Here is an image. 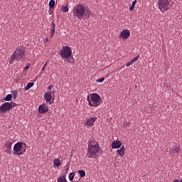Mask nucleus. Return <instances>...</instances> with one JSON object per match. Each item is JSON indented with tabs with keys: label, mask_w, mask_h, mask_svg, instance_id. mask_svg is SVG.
<instances>
[{
	"label": "nucleus",
	"mask_w": 182,
	"mask_h": 182,
	"mask_svg": "<svg viewBox=\"0 0 182 182\" xmlns=\"http://www.w3.org/2000/svg\"><path fill=\"white\" fill-rule=\"evenodd\" d=\"M17 106H18L17 103H16V102H12V108H14V107H17Z\"/></svg>",
	"instance_id": "2f4dec72"
},
{
	"label": "nucleus",
	"mask_w": 182,
	"mask_h": 182,
	"mask_svg": "<svg viewBox=\"0 0 182 182\" xmlns=\"http://www.w3.org/2000/svg\"><path fill=\"white\" fill-rule=\"evenodd\" d=\"M25 58V48L23 47H18L14 51V54L10 58V65L14 64V61H20Z\"/></svg>",
	"instance_id": "20e7f679"
},
{
	"label": "nucleus",
	"mask_w": 182,
	"mask_h": 182,
	"mask_svg": "<svg viewBox=\"0 0 182 182\" xmlns=\"http://www.w3.org/2000/svg\"><path fill=\"white\" fill-rule=\"evenodd\" d=\"M13 96L11 94H9L6 96V98H5V100L7 101V102H9L11 100Z\"/></svg>",
	"instance_id": "393cba45"
},
{
	"label": "nucleus",
	"mask_w": 182,
	"mask_h": 182,
	"mask_svg": "<svg viewBox=\"0 0 182 182\" xmlns=\"http://www.w3.org/2000/svg\"><path fill=\"white\" fill-rule=\"evenodd\" d=\"M38 112L40 114H44L48 112V106L45 103L41 105L38 107Z\"/></svg>",
	"instance_id": "ddd939ff"
},
{
	"label": "nucleus",
	"mask_w": 182,
	"mask_h": 182,
	"mask_svg": "<svg viewBox=\"0 0 182 182\" xmlns=\"http://www.w3.org/2000/svg\"><path fill=\"white\" fill-rule=\"evenodd\" d=\"M26 148V144L23 142H17L14 146V151L16 153H18L22 150L23 146Z\"/></svg>",
	"instance_id": "9b49d317"
},
{
	"label": "nucleus",
	"mask_w": 182,
	"mask_h": 182,
	"mask_svg": "<svg viewBox=\"0 0 182 182\" xmlns=\"http://www.w3.org/2000/svg\"><path fill=\"white\" fill-rule=\"evenodd\" d=\"M44 100L46 101L47 103H49V105H52L51 100L53 98L52 94L50 92H46L44 94Z\"/></svg>",
	"instance_id": "4468645a"
},
{
	"label": "nucleus",
	"mask_w": 182,
	"mask_h": 182,
	"mask_svg": "<svg viewBox=\"0 0 182 182\" xmlns=\"http://www.w3.org/2000/svg\"><path fill=\"white\" fill-rule=\"evenodd\" d=\"M24 154H25V152L23 151L16 152V153L14 151V155L21 156V155H23Z\"/></svg>",
	"instance_id": "bb28decb"
},
{
	"label": "nucleus",
	"mask_w": 182,
	"mask_h": 182,
	"mask_svg": "<svg viewBox=\"0 0 182 182\" xmlns=\"http://www.w3.org/2000/svg\"><path fill=\"white\" fill-rule=\"evenodd\" d=\"M55 2L54 0H50V2H49V7L50 9H53L54 6H55Z\"/></svg>",
	"instance_id": "b1692460"
},
{
	"label": "nucleus",
	"mask_w": 182,
	"mask_h": 182,
	"mask_svg": "<svg viewBox=\"0 0 182 182\" xmlns=\"http://www.w3.org/2000/svg\"><path fill=\"white\" fill-rule=\"evenodd\" d=\"M12 141H10V140H7L6 142L4 144V149H5V152L7 154H12Z\"/></svg>",
	"instance_id": "1a4fd4ad"
},
{
	"label": "nucleus",
	"mask_w": 182,
	"mask_h": 182,
	"mask_svg": "<svg viewBox=\"0 0 182 182\" xmlns=\"http://www.w3.org/2000/svg\"><path fill=\"white\" fill-rule=\"evenodd\" d=\"M34 85V82H28L27 86L25 87V90H28Z\"/></svg>",
	"instance_id": "412c9836"
},
{
	"label": "nucleus",
	"mask_w": 182,
	"mask_h": 182,
	"mask_svg": "<svg viewBox=\"0 0 182 182\" xmlns=\"http://www.w3.org/2000/svg\"><path fill=\"white\" fill-rule=\"evenodd\" d=\"M173 182H180V181H178V179H174V181H173Z\"/></svg>",
	"instance_id": "c9c22d12"
},
{
	"label": "nucleus",
	"mask_w": 182,
	"mask_h": 182,
	"mask_svg": "<svg viewBox=\"0 0 182 182\" xmlns=\"http://www.w3.org/2000/svg\"><path fill=\"white\" fill-rule=\"evenodd\" d=\"M75 173L74 172H71L70 174H69V178H70V181H73L74 178H75Z\"/></svg>",
	"instance_id": "a878e982"
},
{
	"label": "nucleus",
	"mask_w": 182,
	"mask_h": 182,
	"mask_svg": "<svg viewBox=\"0 0 182 182\" xmlns=\"http://www.w3.org/2000/svg\"><path fill=\"white\" fill-rule=\"evenodd\" d=\"M179 182H182V179L181 181H179Z\"/></svg>",
	"instance_id": "4c0bfd02"
},
{
	"label": "nucleus",
	"mask_w": 182,
	"mask_h": 182,
	"mask_svg": "<svg viewBox=\"0 0 182 182\" xmlns=\"http://www.w3.org/2000/svg\"><path fill=\"white\" fill-rule=\"evenodd\" d=\"M126 149L124 146H122L119 149H117V154L119 155V156L122 157L125 154Z\"/></svg>",
	"instance_id": "dca6fc26"
},
{
	"label": "nucleus",
	"mask_w": 182,
	"mask_h": 182,
	"mask_svg": "<svg viewBox=\"0 0 182 182\" xmlns=\"http://www.w3.org/2000/svg\"><path fill=\"white\" fill-rule=\"evenodd\" d=\"M26 150V148H23V151L25 153Z\"/></svg>",
	"instance_id": "e433bc0d"
},
{
	"label": "nucleus",
	"mask_w": 182,
	"mask_h": 182,
	"mask_svg": "<svg viewBox=\"0 0 182 182\" xmlns=\"http://www.w3.org/2000/svg\"><path fill=\"white\" fill-rule=\"evenodd\" d=\"M104 81H105V77H101V78H100V79L95 80V82H99V83H102V82H103Z\"/></svg>",
	"instance_id": "c85d7f7f"
},
{
	"label": "nucleus",
	"mask_w": 182,
	"mask_h": 182,
	"mask_svg": "<svg viewBox=\"0 0 182 182\" xmlns=\"http://www.w3.org/2000/svg\"><path fill=\"white\" fill-rule=\"evenodd\" d=\"M139 58H140V55H138L136 57H134L132 60L134 63H136L139 59Z\"/></svg>",
	"instance_id": "cd10ccee"
},
{
	"label": "nucleus",
	"mask_w": 182,
	"mask_h": 182,
	"mask_svg": "<svg viewBox=\"0 0 182 182\" xmlns=\"http://www.w3.org/2000/svg\"><path fill=\"white\" fill-rule=\"evenodd\" d=\"M137 1L136 0H134L132 1V5L129 6V10L130 11H133L134 10L135 6L136 4Z\"/></svg>",
	"instance_id": "6ab92c4d"
},
{
	"label": "nucleus",
	"mask_w": 182,
	"mask_h": 182,
	"mask_svg": "<svg viewBox=\"0 0 182 182\" xmlns=\"http://www.w3.org/2000/svg\"><path fill=\"white\" fill-rule=\"evenodd\" d=\"M181 151V146H173L170 149V155L171 156H175L176 155H178V153Z\"/></svg>",
	"instance_id": "9d476101"
},
{
	"label": "nucleus",
	"mask_w": 182,
	"mask_h": 182,
	"mask_svg": "<svg viewBox=\"0 0 182 182\" xmlns=\"http://www.w3.org/2000/svg\"><path fill=\"white\" fill-rule=\"evenodd\" d=\"M58 182H68L66 175H63L58 177Z\"/></svg>",
	"instance_id": "a211bd4d"
},
{
	"label": "nucleus",
	"mask_w": 182,
	"mask_h": 182,
	"mask_svg": "<svg viewBox=\"0 0 182 182\" xmlns=\"http://www.w3.org/2000/svg\"><path fill=\"white\" fill-rule=\"evenodd\" d=\"M78 174H80V176L81 178H83V177L85 176L86 173H85V171L84 170H78Z\"/></svg>",
	"instance_id": "4be33fe9"
},
{
	"label": "nucleus",
	"mask_w": 182,
	"mask_h": 182,
	"mask_svg": "<svg viewBox=\"0 0 182 182\" xmlns=\"http://www.w3.org/2000/svg\"><path fill=\"white\" fill-rule=\"evenodd\" d=\"M53 163H54V166H57V167H59L60 166V164H61V162H60L59 159H55Z\"/></svg>",
	"instance_id": "aec40b11"
},
{
	"label": "nucleus",
	"mask_w": 182,
	"mask_h": 182,
	"mask_svg": "<svg viewBox=\"0 0 182 182\" xmlns=\"http://www.w3.org/2000/svg\"><path fill=\"white\" fill-rule=\"evenodd\" d=\"M130 36V31L127 29H123L120 33H119V38L122 39H127Z\"/></svg>",
	"instance_id": "f8f14e48"
},
{
	"label": "nucleus",
	"mask_w": 182,
	"mask_h": 182,
	"mask_svg": "<svg viewBox=\"0 0 182 182\" xmlns=\"http://www.w3.org/2000/svg\"><path fill=\"white\" fill-rule=\"evenodd\" d=\"M48 63V62H46V64L44 65V66H43V69H42V72H44V71H45V69H46V68Z\"/></svg>",
	"instance_id": "7c9ffc66"
},
{
	"label": "nucleus",
	"mask_w": 182,
	"mask_h": 182,
	"mask_svg": "<svg viewBox=\"0 0 182 182\" xmlns=\"http://www.w3.org/2000/svg\"><path fill=\"white\" fill-rule=\"evenodd\" d=\"M48 42V38H46L44 39V43H47Z\"/></svg>",
	"instance_id": "72a5a7b5"
},
{
	"label": "nucleus",
	"mask_w": 182,
	"mask_h": 182,
	"mask_svg": "<svg viewBox=\"0 0 182 182\" xmlns=\"http://www.w3.org/2000/svg\"><path fill=\"white\" fill-rule=\"evenodd\" d=\"M12 109V103L9 102H4L0 106V112L5 114Z\"/></svg>",
	"instance_id": "0eeeda50"
},
{
	"label": "nucleus",
	"mask_w": 182,
	"mask_h": 182,
	"mask_svg": "<svg viewBox=\"0 0 182 182\" xmlns=\"http://www.w3.org/2000/svg\"><path fill=\"white\" fill-rule=\"evenodd\" d=\"M60 55L63 59L68 60L72 57V50L69 46H64L60 50Z\"/></svg>",
	"instance_id": "423d86ee"
},
{
	"label": "nucleus",
	"mask_w": 182,
	"mask_h": 182,
	"mask_svg": "<svg viewBox=\"0 0 182 182\" xmlns=\"http://www.w3.org/2000/svg\"><path fill=\"white\" fill-rule=\"evenodd\" d=\"M55 31V23H53L51 26V29H50V34H51L50 38H53L54 36Z\"/></svg>",
	"instance_id": "f3484780"
},
{
	"label": "nucleus",
	"mask_w": 182,
	"mask_h": 182,
	"mask_svg": "<svg viewBox=\"0 0 182 182\" xmlns=\"http://www.w3.org/2000/svg\"><path fill=\"white\" fill-rule=\"evenodd\" d=\"M134 64V62L132 60H130L129 62H128L127 64H126V67H130L132 65Z\"/></svg>",
	"instance_id": "c756f323"
},
{
	"label": "nucleus",
	"mask_w": 182,
	"mask_h": 182,
	"mask_svg": "<svg viewBox=\"0 0 182 182\" xmlns=\"http://www.w3.org/2000/svg\"><path fill=\"white\" fill-rule=\"evenodd\" d=\"M157 5L161 13H166L172 9L173 2L171 0H158Z\"/></svg>",
	"instance_id": "39448f33"
},
{
	"label": "nucleus",
	"mask_w": 182,
	"mask_h": 182,
	"mask_svg": "<svg viewBox=\"0 0 182 182\" xmlns=\"http://www.w3.org/2000/svg\"><path fill=\"white\" fill-rule=\"evenodd\" d=\"M87 101H88V106L92 107H98L102 103V99L97 93H91L87 96Z\"/></svg>",
	"instance_id": "7ed1b4c3"
},
{
	"label": "nucleus",
	"mask_w": 182,
	"mask_h": 182,
	"mask_svg": "<svg viewBox=\"0 0 182 182\" xmlns=\"http://www.w3.org/2000/svg\"><path fill=\"white\" fill-rule=\"evenodd\" d=\"M97 121V117H91L90 118L85 119V125L87 127H92L95 126V123Z\"/></svg>",
	"instance_id": "6e6552de"
},
{
	"label": "nucleus",
	"mask_w": 182,
	"mask_h": 182,
	"mask_svg": "<svg viewBox=\"0 0 182 182\" xmlns=\"http://www.w3.org/2000/svg\"><path fill=\"white\" fill-rule=\"evenodd\" d=\"M91 16V11L89 10L88 7H85V5L77 4L73 9V17H74V18L81 21L83 20L85 16L90 18Z\"/></svg>",
	"instance_id": "f257e3e1"
},
{
	"label": "nucleus",
	"mask_w": 182,
	"mask_h": 182,
	"mask_svg": "<svg viewBox=\"0 0 182 182\" xmlns=\"http://www.w3.org/2000/svg\"><path fill=\"white\" fill-rule=\"evenodd\" d=\"M53 88V85H49L48 87V90H51Z\"/></svg>",
	"instance_id": "f704fd0d"
},
{
	"label": "nucleus",
	"mask_w": 182,
	"mask_h": 182,
	"mask_svg": "<svg viewBox=\"0 0 182 182\" xmlns=\"http://www.w3.org/2000/svg\"><path fill=\"white\" fill-rule=\"evenodd\" d=\"M122 146V142L120 141H114L112 144H111V147L114 149H120Z\"/></svg>",
	"instance_id": "2eb2a0df"
},
{
	"label": "nucleus",
	"mask_w": 182,
	"mask_h": 182,
	"mask_svg": "<svg viewBox=\"0 0 182 182\" xmlns=\"http://www.w3.org/2000/svg\"><path fill=\"white\" fill-rule=\"evenodd\" d=\"M100 149L101 148L99 143L89 141L88 149H87V158L93 159H97Z\"/></svg>",
	"instance_id": "f03ea898"
},
{
	"label": "nucleus",
	"mask_w": 182,
	"mask_h": 182,
	"mask_svg": "<svg viewBox=\"0 0 182 182\" xmlns=\"http://www.w3.org/2000/svg\"><path fill=\"white\" fill-rule=\"evenodd\" d=\"M61 11H62L63 13H67V12H68V11H69V8H68L67 6H62V9H61Z\"/></svg>",
	"instance_id": "5701e85b"
},
{
	"label": "nucleus",
	"mask_w": 182,
	"mask_h": 182,
	"mask_svg": "<svg viewBox=\"0 0 182 182\" xmlns=\"http://www.w3.org/2000/svg\"><path fill=\"white\" fill-rule=\"evenodd\" d=\"M29 68H30V64H28V65H26L25 66L24 69L27 70L29 69Z\"/></svg>",
	"instance_id": "473e14b6"
}]
</instances>
